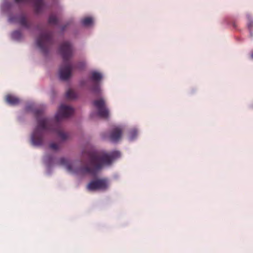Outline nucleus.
Masks as SVG:
<instances>
[{
  "label": "nucleus",
  "instance_id": "obj_8",
  "mask_svg": "<svg viewBox=\"0 0 253 253\" xmlns=\"http://www.w3.org/2000/svg\"><path fill=\"white\" fill-rule=\"evenodd\" d=\"M91 76L90 80L92 82H95L91 88V91L95 94L99 95L101 93L100 82L102 79V75L96 71H91Z\"/></svg>",
  "mask_w": 253,
  "mask_h": 253
},
{
  "label": "nucleus",
  "instance_id": "obj_22",
  "mask_svg": "<svg viewBox=\"0 0 253 253\" xmlns=\"http://www.w3.org/2000/svg\"><path fill=\"white\" fill-rule=\"evenodd\" d=\"M49 147L50 148L57 151L59 150V146L58 144L55 143H50Z\"/></svg>",
  "mask_w": 253,
  "mask_h": 253
},
{
  "label": "nucleus",
  "instance_id": "obj_13",
  "mask_svg": "<svg viewBox=\"0 0 253 253\" xmlns=\"http://www.w3.org/2000/svg\"><path fill=\"white\" fill-rule=\"evenodd\" d=\"M7 103L12 106L16 105L19 104L20 100L18 98L11 94L7 95L6 98Z\"/></svg>",
  "mask_w": 253,
  "mask_h": 253
},
{
  "label": "nucleus",
  "instance_id": "obj_6",
  "mask_svg": "<svg viewBox=\"0 0 253 253\" xmlns=\"http://www.w3.org/2000/svg\"><path fill=\"white\" fill-rule=\"evenodd\" d=\"M8 21L11 23L18 24L28 30L30 29L32 26V23L27 21L26 16L23 13L10 15L8 19Z\"/></svg>",
  "mask_w": 253,
  "mask_h": 253
},
{
  "label": "nucleus",
  "instance_id": "obj_5",
  "mask_svg": "<svg viewBox=\"0 0 253 253\" xmlns=\"http://www.w3.org/2000/svg\"><path fill=\"white\" fill-rule=\"evenodd\" d=\"M109 181L106 178H98L91 180L87 185V189L90 191H106L109 187Z\"/></svg>",
  "mask_w": 253,
  "mask_h": 253
},
{
  "label": "nucleus",
  "instance_id": "obj_29",
  "mask_svg": "<svg viewBox=\"0 0 253 253\" xmlns=\"http://www.w3.org/2000/svg\"><path fill=\"white\" fill-rule=\"evenodd\" d=\"M36 28H37V29H39V27H38V26H37V27H36Z\"/></svg>",
  "mask_w": 253,
  "mask_h": 253
},
{
  "label": "nucleus",
  "instance_id": "obj_17",
  "mask_svg": "<svg viewBox=\"0 0 253 253\" xmlns=\"http://www.w3.org/2000/svg\"><path fill=\"white\" fill-rule=\"evenodd\" d=\"M247 17L248 20V22L247 24L248 28L250 31V36L252 37L253 36V33L252 32V29L253 28V19L249 14H247Z\"/></svg>",
  "mask_w": 253,
  "mask_h": 253
},
{
  "label": "nucleus",
  "instance_id": "obj_3",
  "mask_svg": "<svg viewBox=\"0 0 253 253\" xmlns=\"http://www.w3.org/2000/svg\"><path fill=\"white\" fill-rule=\"evenodd\" d=\"M59 52L63 59V64L59 69V78L62 81H67L71 77L73 68L69 60L74 55V47L70 42L66 41L60 45Z\"/></svg>",
  "mask_w": 253,
  "mask_h": 253
},
{
  "label": "nucleus",
  "instance_id": "obj_27",
  "mask_svg": "<svg viewBox=\"0 0 253 253\" xmlns=\"http://www.w3.org/2000/svg\"><path fill=\"white\" fill-rule=\"evenodd\" d=\"M102 137L103 139H105L106 137V136L105 134H103L102 136Z\"/></svg>",
  "mask_w": 253,
  "mask_h": 253
},
{
  "label": "nucleus",
  "instance_id": "obj_16",
  "mask_svg": "<svg viewBox=\"0 0 253 253\" xmlns=\"http://www.w3.org/2000/svg\"><path fill=\"white\" fill-rule=\"evenodd\" d=\"M81 22L83 26L89 27L93 24V21L91 17H86L83 18L81 20Z\"/></svg>",
  "mask_w": 253,
  "mask_h": 253
},
{
  "label": "nucleus",
  "instance_id": "obj_10",
  "mask_svg": "<svg viewBox=\"0 0 253 253\" xmlns=\"http://www.w3.org/2000/svg\"><path fill=\"white\" fill-rule=\"evenodd\" d=\"M122 134V130L120 126H115L113 128L110 134V139L114 143H116L120 139Z\"/></svg>",
  "mask_w": 253,
  "mask_h": 253
},
{
  "label": "nucleus",
  "instance_id": "obj_15",
  "mask_svg": "<svg viewBox=\"0 0 253 253\" xmlns=\"http://www.w3.org/2000/svg\"><path fill=\"white\" fill-rule=\"evenodd\" d=\"M12 6V3L8 0H3V2L1 6V9L3 12H6L10 10Z\"/></svg>",
  "mask_w": 253,
  "mask_h": 253
},
{
  "label": "nucleus",
  "instance_id": "obj_11",
  "mask_svg": "<svg viewBox=\"0 0 253 253\" xmlns=\"http://www.w3.org/2000/svg\"><path fill=\"white\" fill-rule=\"evenodd\" d=\"M17 3H25L29 1L30 0H14ZM33 5L35 8V11L37 13L41 11L44 7V3L43 0H34L33 2Z\"/></svg>",
  "mask_w": 253,
  "mask_h": 253
},
{
  "label": "nucleus",
  "instance_id": "obj_26",
  "mask_svg": "<svg viewBox=\"0 0 253 253\" xmlns=\"http://www.w3.org/2000/svg\"><path fill=\"white\" fill-rule=\"evenodd\" d=\"M95 115V113H92L91 114H90V117L91 118H93V116Z\"/></svg>",
  "mask_w": 253,
  "mask_h": 253
},
{
  "label": "nucleus",
  "instance_id": "obj_19",
  "mask_svg": "<svg viewBox=\"0 0 253 253\" xmlns=\"http://www.w3.org/2000/svg\"><path fill=\"white\" fill-rule=\"evenodd\" d=\"M137 130L136 128H133L129 132V136L128 137L130 141H133L137 137Z\"/></svg>",
  "mask_w": 253,
  "mask_h": 253
},
{
  "label": "nucleus",
  "instance_id": "obj_23",
  "mask_svg": "<svg viewBox=\"0 0 253 253\" xmlns=\"http://www.w3.org/2000/svg\"><path fill=\"white\" fill-rule=\"evenodd\" d=\"M85 63L84 62H81L78 65V68L80 69H83L85 67Z\"/></svg>",
  "mask_w": 253,
  "mask_h": 253
},
{
  "label": "nucleus",
  "instance_id": "obj_7",
  "mask_svg": "<svg viewBox=\"0 0 253 253\" xmlns=\"http://www.w3.org/2000/svg\"><path fill=\"white\" fill-rule=\"evenodd\" d=\"M74 112V109L68 105H61L55 115V119L57 122L64 119H66L71 116Z\"/></svg>",
  "mask_w": 253,
  "mask_h": 253
},
{
  "label": "nucleus",
  "instance_id": "obj_2",
  "mask_svg": "<svg viewBox=\"0 0 253 253\" xmlns=\"http://www.w3.org/2000/svg\"><path fill=\"white\" fill-rule=\"evenodd\" d=\"M45 109L44 105L37 107L33 102L28 103L25 108L26 112H30L34 114L37 122V125L30 138L31 143L34 147H40L43 145L46 132L56 131L54 127L55 124L54 120L44 116Z\"/></svg>",
  "mask_w": 253,
  "mask_h": 253
},
{
  "label": "nucleus",
  "instance_id": "obj_4",
  "mask_svg": "<svg viewBox=\"0 0 253 253\" xmlns=\"http://www.w3.org/2000/svg\"><path fill=\"white\" fill-rule=\"evenodd\" d=\"M53 35L51 31L42 32L36 39L37 46L45 56L48 53L49 48L53 43Z\"/></svg>",
  "mask_w": 253,
  "mask_h": 253
},
{
  "label": "nucleus",
  "instance_id": "obj_12",
  "mask_svg": "<svg viewBox=\"0 0 253 253\" xmlns=\"http://www.w3.org/2000/svg\"><path fill=\"white\" fill-rule=\"evenodd\" d=\"M54 160V156L52 154H47L44 157V163L47 166V174H51V165L52 164Z\"/></svg>",
  "mask_w": 253,
  "mask_h": 253
},
{
  "label": "nucleus",
  "instance_id": "obj_9",
  "mask_svg": "<svg viewBox=\"0 0 253 253\" xmlns=\"http://www.w3.org/2000/svg\"><path fill=\"white\" fill-rule=\"evenodd\" d=\"M93 104L97 108L98 115L103 118H108L109 110L105 106V101L103 99L100 98L99 100H95L93 101Z\"/></svg>",
  "mask_w": 253,
  "mask_h": 253
},
{
  "label": "nucleus",
  "instance_id": "obj_18",
  "mask_svg": "<svg viewBox=\"0 0 253 253\" xmlns=\"http://www.w3.org/2000/svg\"><path fill=\"white\" fill-rule=\"evenodd\" d=\"M66 96L68 99H75L78 97L77 94L71 89H69L67 91Z\"/></svg>",
  "mask_w": 253,
  "mask_h": 253
},
{
  "label": "nucleus",
  "instance_id": "obj_1",
  "mask_svg": "<svg viewBox=\"0 0 253 253\" xmlns=\"http://www.w3.org/2000/svg\"><path fill=\"white\" fill-rule=\"evenodd\" d=\"M88 166L73 167L69 160L64 157L61 158L58 164L66 167L67 170L75 174L83 176L86 174L95 175L103 165H110L112 162L120 158L119 151H113L110 154L105 152L91 149L88 152Z\"/></svg>",
  "mask_w": 253,
  "mask_h": 253
},
{
  "label": "nucleus",
  "instance_id": "obj_20",
  "mask_svg": "<svg viewBox=\"0 0 253 253\" xmlns=\"http://www.w3.org/2000/svg\"><path fill=\"white\" fill-rule=\"evenodd\" d=\"M48 22L51 24L56 25L58 23V19L55 15H51L48 17Z\"/></svg>",
  "mask_w": 253,
  "mask_h": 253
},
{
  "label": "nucleus",
  "instance_id": "obj_28",
  "mask_svg": "<svg viewBox=\"0 0 253 253\" xmlns=\"http://www.w3.org/2000/svg\"><path fill=\"white\" fill-rule=\"evenodd\" d=\"M251 57H252V58L253 59V52H252L251 54Z\"/></svg>",
  "mask_w": 253,
  "mask_h": 253
},
{
  "label": "nucleus",
  "instance_id": "obj_14",
  "mask_svg": "<svg viewBox=\"0 0 253 253\" xmlns=\"http://www.w3.org/2000/svg\"><path fill=\"white\" fill-rule=\"evenodd\" d=\"M11 37L14 41L20 42L23 39V35L20 30H15L11 33Z\"/></svg>",
  "mask_w": 253,
  "mask_h": 253
},
{
  "label": "nucleus",
  "instance_id": "obj_25",
  "mask_svg": "<svg viewBox=\"0 0 253 253\" xmlns=\"http://www.w3.org/2000/svg\"><path fill=\"white\" fill-rule=\"evenodd\" d=\"M80 84L81 86H84L85 84V82L84 81H81L80 83Z\"/></svg>",
  "mask_w": 253,
  "mask_h": 253
},
{
  "label": "nucleus",
  "instance_id": "obj_24",
  "mask_svg": "<svg viewBox=\"0 0 253 253\" xmlns=\"http://www.w3.org/2000/svg\"><path fill=\"white\" fill-rule=\"evenodd\" d=\"M68 25V24L67 23V24L66 25H64L63 26H62L61 27V30L62 32H64L66 28H67V26Z\"/></svg>",
  "mask_w": 253,
  "mask_h": 253
},
{
  "label": "nucleus",
  "instance_id": "obj_21",
  "mask_svg": "<svg viewBox=\"0 0 253 253\" xmlns=\"http://www.w3.org/2000/svg\"><path fill=\"white\" fill-rule=\"evenodd\" d=\"M57 134L58 136L62 140H66L68 137V134L65 132H63L61 131H58Z\"/></svg>",
  "mask_w": 253,
  "mask_h": 253
}]
</instances>
